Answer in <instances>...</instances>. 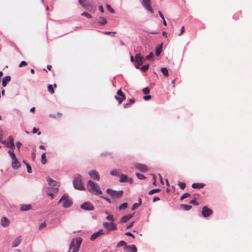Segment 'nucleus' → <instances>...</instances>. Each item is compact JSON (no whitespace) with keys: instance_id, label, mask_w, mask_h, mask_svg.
I'll list each match as a JSON object with an SVG mask.
<instances>
[{"instance_id":"33","label":"nucleus","mask_w":252,"mask_h":252,"mask_svg":"<svg viewBox=\"0 0 252 252\" xmlns=\"http://www.w3.org/2000/svg\"><path fill=\"white\" fill-rule=\"evenodd\" d=\"M41 162L43 164H45V163L46 162V157L45 153L42 154L41 155Z\"/></svg>"},{"instance_id":"19","label":"nucleus","mask_w":252,"mask_h":252,"mask_svg":"<svg viewBox=\"0 0 252 252\" xmlns=\"http://www.w3.org/2000/svg\"><path fill=\"white\" fill-rule=\"evenodd\" d=\"M103 234V232L102 230H99L98 232H96L94 233H93L91 237V240L92 241H94L95 239H96L98 237H99L100 235Z\"/></svg>"},{"instance_id":"49","label":"nucleus","mask_w":252,"mask_h":252,"mask_svg":"<svg viewBox=\"0 0 252 252\" xmlns=\"http://www.w3.org/2000/svg\"><path fill=\"white\" fill-rule=\"evenodd\" d=\"M27 63L25 61H23L21 62V63L19 65V66L20 67H21L27 65Z\"/></svg>"},{"instance_id":"4","label":"nucleus","mask_w":252,"mask_h":252,"mask_svg":"<svg viewBox=\"0 0 252 252\" xmlns=\"http://www.w3.org/2000/svg\"><path fill=\"white\" fill-rule=\"evenodd\" d=\"M8 154L12 158V167L14 169H18L21 166L20 163L18 161L15 154H14L13 150H9L8 151Z\"/></svg>"},{"instance_id":"41","label":"nucleus","mask_w":252,"mask_h":252,"mask_svg":"<svg viewBox=\"0 0 252 252\" xmlns=\"http://www.w3.org/2000/svg\"><path fill=\"white\" fill-rule=\"evenodd\" d=\"M106 219L108 220H109L110 221V222H114V218H113V215H108Z\"/></svg>"},{"instance_id":"36","label":"nucleus","mask_w":252,"mask_h":252,"mask_svg":"<svg viewBox=\"0 0 252 252\" xmlns=\"http://www.w3.org/2000/svg\"><path fill=\"white\" fill-rule=\"evenodd\" d=\"M178 185L181 189H184L186 187V184L184 182H178Z\"/></svg>"},{"instance_id":"6","label":"nucleus","mask_w":252,"mask_h":252,"mask_svg":"<svg viewBox=\"0 0 252 252\" xmlns=\"http://www.w3.org/2000/svg\"><path fill=\"white\" fill-rule=\"evenodd\" d=\"M107 193L111 195L112 197L115 198H120L123 194V190H120L118 191L113 190L111 189H108L106 190Z\"/></svg>"},{"instance_id":"63","label":"nucleus","mask_w":252,"mask_h":252,"mask_svg":"<svg viewBox=\"0 0 252 252\" xmlns=\"http://www.w3.org/2000/svg\"><path fill=\"white\" fill-rule=\"evenodd\" d=\"M32 160H34L35 158V154L34 153H32Z\"/></svg>"},{"instance_id":"28","label":"nucleus","mask_w":252,"mask_h":252,"mask_svg":"<svg viewBox=\"0 0 252 252\" xmlns=\"http://www.w3.org/2000/svg\"><path fill=\"white\" fill-rule=\"evenodd\" d=\"M181 207L184 210H189L191 209L192 206L187 204H181Z\"/></svg>"},{"instance_id":"29","label":"nucleus","mask_w":252,"mask_h":252,"mask_svg":"<svg viewBox=\"0 0 252 252\" xmlns=\"http://www.w3.org/2000/svg\"><path fill=\"white\" fill-rule=\"evenodd\" d=\"M135 102V99L131 98L129 100V102L124 105L125 108H128L130 106V105L131 104H133Z\"/></svg>"},{"instance_id":"61","label":"nucleus","mask_w":252,"mask_h":252,"mask_svg":"<svg viewBox=\"0 0 252 252\" xmlns=\"http://www.w3.org/2000/svg\"><path fill=\"white\" fill-rule=\"evenodd\" d=\"M158 14H159V16L161 17V18L162 19H164V16H163V14L161 13V12H160V11H158Z\"/></svg>"},{"instance_id":"35","label":"nucleus","mask_w":252,"mask_h":252,"mask_svg":"<svg viewBox=\"0 0 252 252\" xmlns=\"http://www.w3.org/2000/svg\"><path fill=\"white\" fill-rule=\"evenodd\" d=\"M127 207V204L126 203H122L119 207V209L120 210H124Z\"/></svg>"},{"instance_id":"5","label":"nucleus","mask_w":252,"mask_h":252,"mask_svg":"<svg viewBox=\"0 0 252 252\" xmlns=\"http://www.w3.org/2000/svg\"><path fill=\"white\" fill-rule=\"evenodd\" d=\"M62 203V206L64 208L70 207L72 204V202L68 199V197L65 194L62 196L59 201L58 204Z\"/></svg>"},{"instance_id":"55","label":"nucleus","mask_w":252,"mask_h":252,"mask_svg":"<svg viewBox=\"0 0 252 252\" xmlns=\"http://www.w3.org/2000/svg\"><path fill=\"white\" fill-rule=\"evenodd\" d=\"M151 96L150 95H145L144 96V99L145 100H149L150 99H151Z\"/></svg>"},{"instance_id":"42","label":"nucleus","mask_w":252,"mask_h":252,"mask_svg":"<svg viewBox=\"0 0 252 252\" xmlns=\"http://www.w3.org/2000/svg\"><path fill=\"white\" fill-rule=\"evenodd\" d=\"M106 8L107 10L111 13H114L115 12L114 9L111 7V6L109 4L106 5Z\"/></svg>"},{"instance_id":"27","label":"nucleus","mask_w":252,"mask_h":252,"mask_svg":"<svg viewBox=\"0 0 252 252\" xmlns=\"http://www.w3.org/2000/svg\"><path fill=\"white\" fill-rule=\"evenodd\" d=\"M98 23L100 25H104L105 24H106L107 21L105 18H104L102 17H100L99 18Z\"/></svg>"},{"instance_id":"45","label":"nucleus","mask_w":252,"mask_h":252,"mask_svg":"<svg viewBox=\"0 0 252 252\" xmlns=\"http://www.w3.org/2000/svg\"><path fill=\"white\" fill-rule=\"evenodd\" d=\"M142 91L144 94H148L150 92V89L148 87L144 88Z\"/></svg>"},{"instance_id":"57","label":"nucleus","mask_w":252,"mask_h":252,"mask_svg":"<svg viewBox=\"0 0 252 252\" xmlns=\"http://www.w3.org/2000/svg\"><path fill=\"white\" fill-rule=\"evenodd\" d=\"M98 9L101 13L104 12V9H103V6L102 5H100L99 6Z\"/></svg>"},{"instance_id":"23","label":"nucleus","mask_w":252,"mask_h":252,"mask_svg":"<svg viewBox=\"0 0 252 252\" xmlns=\"http://www.w3.org/2000/svg\"><path fill=\"white\" fill-rule=\"evenodd\" d=\"M32 206L30 204H25L23 205L20 207V210L21 211H26L32 209Z\"/></svg>"},{"instance_id":"37","label":"nucleus","mask_w":252,"mask_h":252,"mask_svg":"<svg viewBox=\"0 0 252 252\" xmlns=\"http://www.w3.org/2000/svg\"><path fill=\"white\" fill-rule=\"evenodd\" d=\"M160 190V189H151L150 191H149V194H153L156 192H159Z\"/></svg>"},{"instance_id":"53","label":"nucleus","mask_w":252,"mask_h":252,"mask_svg":"<svg viewBox=\"0 0 252 252\" xmlns=\"http://www.w3.org/2000/svg\"><path fill=\"white\" fill-rule=\"evenodd\" d=\"M16 145L17 148H18V150L19 151V149L22 145V144L20 142H17L16 143Z\"/></svg>"},{"instance_id":"43","label":"nucleus","mask_w":252,"mask_h":252,"mask_svg":"<svg viewBox=\"0 0 252 252\" xmlns=\"http://www.w3.org/2000/svg\"><path fill=\"white\" fill-rule=\"evenodd\" d=\"M26 165L27 166L28 172L31 173L32 172V169L31 166L27 163H26Z\"/></svg>"},{"instance_id":"47","label":"nucleus","mask_w":252,"mask_h":252,"mask_svg":"<svg viewBox=\"0 0 252 252\" xmlns=\"http://www.w3.org/2000/svg\"><path fill=\"white\" fill-rule=\"evenodd\" d=\"M81 15L84 16L88 18H92V16L91 15V14H89L87 12H83V13L81 14Z\"/></svg>"},{"instance_id":"51","label":"nucleus","mask_w":252,"mask_h":252,"mask_svg":"<svg viewBox=\"0 0 252 252\" xmlns=\"http://www.w3.org/2000/svg\"><path fill=\"white\" fill-rule=\"evenodd\" d=\"M38 131H39V129H37V128H35V127H34V128H33V130H32V132H33V133H36V132H38V135H40L41 132H38Z\"/></svg>"},{"instance_id":"38","label":"nucleus","mask_w":252,"mask_h":252,"mask_svg":"<svg viewBox=\"0 0 252 252\" xmlns=\"http://www.w3.org/2000/svg\"><path fill=\"white\" fill-rule=\"evenodd\" d=\"M125 246H127L126 243L124 241H121L119 243L117 244V247H122Z\"/></svg>"},{"instance_id":"30","label":"nucleus","mask_w":252,"mask_h":252,"mask_svg":"<svg viewBox=\"0 0 252 252\" xmlns=\"http://www.w3.org/2000/svg\"><path fill=\"white\" fill-rule=\"evenodd\" d=\"M161 72L165 76L167 77L169 75L168 69L166 67H162L161 68Z\"/></svg>"},{"instance_id":"26","label":"nucleus","mask_w":252,"mask_h":252,"mask_svg":"<svg viewBox=\"0 0 252 252\" xmlns=\"http://www.w3.org/2000/svg\"><path fill=\"white\" fill-rule=\"evenodd\" d=\"M47 181L48 182L49 185L50 186H53V187H56L57 186V183L56 181H55L53 180H52L51 178H48L47 179Z\"/></svg>"},{"instance_id":"54","label":"nucleus","mask_w":252,"mask_h":252,"mask_svg":"<svg viewBox=\"0 0 252 252\" xmlns=\"http://www.w3.org/2000/svg\"><path fill=\"white\" fill-rule=\"evenodd\" d=\"M184 31H185V28L184 26H182L181 28L180 33L178 34V35L180 36L182 33H183Z\"/></svg>"},{"instance_id":"52","label":"nucleus","mask_w":252,"mask_h":252,"mask_svg":"<svg viewBox=\"0 0 252 252\" xmlns=\"http://www.w3.org/2000/svg\"><path fill=\"white\" fill-rule=\"evenodd\" d=\"M190 203L194 205H198L199 203L195 199H192L190 201Z\"/></svg>"},{"instance_id":"25","label":"nucleus","mask_w":252,"mask_h":252,"mask_svg":"<svg viewBox=\"0 0 252 252\" xmlns=\"http://www.w3.org/2000/svg\"><path fill=\"white\" fill-rule=\"evenodd\" d=\"M128 181V177L126 175L121 174L120 177V182L121 183L126 182Z\"/></svg>"},{"instance_id":"18","label":"nucleus","mask_w":252,"mask_h":252,"mask_svg":"<svg viewBox=\"0 0 252 252\" xmlns=\"http://www.w3.org/2000/svg\"><path fill=\"white\" fill-rule=\"evenodd\" d=\"M6 147L8 148H11L13 149L15 148V145L14 143V140L11 136L9 137V141H7Z\"/></svg>"},{"instance_id":"46","label":"nucleus","mask_w":252,"mask_h":252,"mask_svg":"<svg viewBox=\"0 0 252 252\" xmlns=\"http://www.w3.org/2000/svg\"><path fill=\"white\" fill-rule=\"evenodd\" d=\"M136 175L139 179L141 180L145 179V177L143 174H141L140 173H136Z\"/></svg>"},{"instance_id":"24","label":"nucleus","mask_w":252,"mask_h":252,"mask_svg":"<svg viewBox=\"0 0 252 252\" xmlns=\"http://www.w3.org/2000/svg\"><path fill=\"white\" fill-rule=\"evenodd\" d=\"M205 186V184L203 183H193L191 185V187L193 189H201L203 188Z\"/></svg>"},{"instance_id":"2","label":"nucleus","mask_w":252,"mask_h":252,"mask_svg":"<svg viewBox=\"0 0 252 252\" xmlns=\"http://www.w3.org/2000/svg\"><path fill=\"white\" fill-rule=\"evenodd\" d=\"M81 242L82 239L80 237L73 239L69 245L68 252H78Z\"/></svg>"},{"instance_id":"10","label":"nucleus","mask_w":252,"mask_h":252,"mask_svg":"<svg viewBox=\"0 0 252 252\" xmlns=\"http://www.w3.org/2000/svg\"><path fill=\"white\" fill-rule=\"evenodd\" d=\"M142 4L144 7L149 11L150 13H153L154 11L151 7V0H143Z\"/></svg>"},{"instance_id":"56","label":"nucleus","mask_w":252,"mask_h":252,"mask_svg":"<svg viewBox=\"0 0 252 252\" xmlns=\"http://www.w3.org/2000/svg\"><path fill=\"white\" fill-rule=\"evenodd\" d=\"M104 34H110L111 33H113V34H115L116 33V32H103Z\"/></svg>"},{"instance_id":"15","label":"nucleus","mask_w":252,"mask_h":252,"mask_svg":"<svg viewBox=\"0 0 252 252\" xmlns=\"http://www.w3.org/2000/svg\"><path fill=\"white\" fill-rule=\"evenodd\" d=\"M135 167L139 170H140L141 172H145L147 171H148V167L143 164L141 163H136L135 165Z\"/></svg>"},{"instance_id":"40","label":"nucleus","mask_w":252,"mask_h":252,"mask_svg":"<svg viewBox=\"0 0 252 252\" xmlns=\"http://www.w3.org/2000/svg\"><path fill=\"white\" fill-rule=\"evenodd\" d=\"M110 174L113 176H118L119 175V171L116 169H114L110 172Z\"/></svg>"},{"instance_id":"13","label":"nucleus","mask_w":252,"mask_h":252,"mask_svg":"<svg viewBox=\"0 0 252 252\" xmlns=\"http://www.w3.org/2000/svg\"><path fill=\"white\" fill-rule=\"evenodd\" d=\"M81 208L85 210L91 211L94 209V207L91 203L86 202L81 205Z\"/></svg>"},{"instance_id":"59","label":"nucleus","mask_w":252,"mask_h":252,"mask_svg":"<svg viewBox=\"0 0 252 252\" xmlns=\"http://www.w3.org/2000/svg\"><path fill=\"white\" fill-rule=\"evenodd\" d=\"M126 235L127 236H131L133 238L134 237V236L133 235V234L129 232H127L126 233Z\"/></svg>"},{"instance_id":"31","label":"nucleus","mask_w":252,"mask_h":252,"mask_svg":"<svg viewBox=\"0 0 252 252\" xmlns=\"http://www.w3.org/2000/svg\"><path fill=\"white\" fill-rule=\"evenodd\" d=\"M139 203H135L133 204V205L132 206V208H131V209L132 210H135V209L138 208L139 205H140L141 204V200L140 198L139 199Z\"/></svg>"},{"instance_id":"39","label":"nucleus","mask_w":252,"mask_h":252,"mask_svg":"<svg viewBox=\"0 0 252 252\" xmlns=\"http://www.w3.org/2000/svg\"><path fill=\"white\" fill-rule=\"evenodd\" d=\"M148 68H149V64H145L144 65H143L141 67V70L142 71L145 72V71H146L148 69Z\"/></svg>"},{"instance_id":"7","label":"nucleus","mask_w":252,"mask_h":252,"mask_svg":"<svg viewBox=\"0 0 252 252\" xmlns=\"http://www.w3.org/2000/svg\"><path fill=\"white\" fill-rule=\"evenodd\" d=\"M144 61V58L140 54H136L135 56V67L139 68Z\"/></svg>"},{"instance_id":"62","label":"nucleus","mask_w":252,"mask_h":252,"mask_svg":"<svg viewBox=\"0 0 252 252\" xmlns=\"http://www.w3.org/2000/svg\"><path fill=\"white\" fill-rule=\"evenodd\" d=\"M47 194H48V195H49V196H51V198H52V199L53 198V195H54V194H53V193L50 192H47Z\"/></svg>"},{"instance_id":"11","label":"nucleus","mask_w":252,"mask_h":252,"mask_svg":"<svg viewBox=\"0 0 252 252\" xmlns=\"http://www.w3.org/2000/svg\"><path fill=\"white\" fill-rule=\"evenodd\" d=\"M202 215L204 218L209 217L213 214V211L207 206H204L202 210Z\"/></svg>"},{"instance_id":"44","label":"nucleus","mask_w":252,"mask_h":252,"mask_svg":"<svg viewBox=\"0 0 252 252\" xmlns=\"http://www.w3.org/2000/svg\"><path fill=\"white\" fill-rule=\"evenodd\" d=\"M190 196V194L189 193H184L181 197V200H183L186 198L189 197Z\"/></svg>"},{"instance_id":"9","label":"nucleus","mask_w":252,"mask_h":252,"mask_svg":"<svg viewBox=\"0 0 252 252\" xmlns=\"http://www.w3.org/2000/svg\"><path fill=\"white\" fill-rule=\"evenodd\" d=\"M79 3L87 10H90L93 8V5L91 2L86 0H78Z\"/></svg>"},{"instance_id":"21","label":"nucleus","mask_w":252,"mask_h":252,"mask_svg":"<svg viewBox=\"0 0 252 252\" xmlns=\"http://www.w3.org/2000/svg\"><path fill=\"white\" fill-rule=\"evenodd\" d=\"M133 217V214H128L123 216L120 220L121 222H126Z\"/></svg>"},{"instance_id":"22","label":"nucleus","mask_w":252,"mask_h":252,"mask_svg":"<svg viewBox=\"0 0 252 252\" xmlns=\"http://www.w3.org/2000/svg\"><path fill=\"white\" fill-rule=\"evenodd\" d=\"M11 77L9 76H6L2 78V87H5L7 84L10 81Z\"/></svg>"},{"instance_id":"14","label":"nucleus","mask_w":252,"mask_h":252,"mask_svg":"<svg viewBox=\"0 0 252 252\" xmlns=\"http://www.w3.org/2000/svg\"><path fill=\"white\" fill-rule=\"evenodd\" d=\"M124 249L126 252H137V248L134 245L125 246Z\"/></svg>"},{"instance_id":"17","label":"nucleus","mask_w":252,"mask_h":252,"mask_svg":"<svg viewBox=\"0 0 252 252\" xmlns=\"http://www.w3.org/2000/svg\"><path fill=\"white\" fill-rule=\"evenodd\" d=\"M90 176L94 180L99 181V176L97 171L92 170L89 172Z\"/></svg>"},{"instance_id":"20","label":"nucleus","mask_w":252,"mask_h":252,"mask_svg":"<svg viewBox=\"0 0 252 252\" xmlns=\"http://www.w3.org/2000/svg\"><path fill=\"white\" fill-rule=\"evenodd\" d=\"M22 238L21 236L17 237L15 240H14L12 242V247H16L18 246L21 242Z\"/></svg>"},{"instance_id":"32","label":"nucleus","mask_w":252,"mask_h":252,"mask_svg":"<svg viewBox=\"0 0 252 252\" xmlns=\"http://www.w3.org/2000/svg\"><path fill=\"white\" fill-rule=\"evenodd\" d=\"M162 51V45H161L160 46L157 47L156 51V55L157 56H158L159 54L161 53Z\"/></svg>"},{"instance_id":"48","label":"nucleus","mask_w":252,"mask_h":252,"mask_svg":"<svg viewBox=\"0 0 252 252\" xmlns=\"http://www.w3.org/2000/svg\"><path fill=\"white\" fill-rule=\"evenodd\" d=\"M46 226V222L44 221L43 222H42L39 226V229H42L44 228H45V227Z\"/></svg>"},{"instance_id":"1","label":"nucleus","mask_w":252,"mask_h":252,"mask_svg":"<svg viewBox=\"0 0 252 252\" xmlns=\"http://www.w3.org/2000/svg\"><path fill=\"white\" fill-rule=\"evenodd\" d=\"M87 188L89 191L92 193L94 194H101L102 193L99 186L91 180L88 181Z\"/></svg>"},{"instance_id":"60","label":"nucleus","mask_w":252,"mask_h":252,"mask_svg":"<svg viewBox=\"0 0 252 252\" xmlns=\"http://www.w3.org/2000/svg\"><path fill=\"white\" fill-rule=\"evenodd\" d=\"M159 198L158 197H154L153 198V201L156 202L157 201L159 200Z\"/></svg>"},{"instance_id":"3","label":"nucleus","mask_w":252,"mask_h":252,"mask_svg":"<svg viewBox=\"0 0 252 252\" xmlns=\"http://www.w3.org/2000/svg\"><path fill=\"white\" fill-rule=\"evenodd\" d=\"M74 187L79 190H84L85 187L83 185L82 177L78 175L73 180Z\"/></svg>"},{"instance_id":"58","label":"nucleus","mask_w":252,"mask_h":252,"mask_svg":"<svg viewBox=\"0 0 252 252\" xmlns=\"http://www.w3.org/2000/svg\"><path fill=\"white\" fill-rule=\"evenodd\" d=\"M133 223H134V221H132L131 222L129 225H128L127 226H126V228L127 229H129L130 228V227H131L133 225Z\"/></svg>"},{"instance_id":"8","label":"nucleus","mask_w":252,"mask_h":252,"mask_svg":"<svg viewBox=\"0 0 252 252\" xmlns=\"http://www.w3.org/2000/svg\"><path fill=\"white\" fill-rule=\"evenodd\" d=\"M103 226L105 229L110 231L116 230L117 228L116 224L114 222H104L103 223Z\"/></svg>"},{"instance_id":"64","label":"nucleus","mask_w":252,"mask_h":252,"mask_svg":"<svg viewBox=\"0 0 252 252\" xmlns=\"http://www.w3.org/2000/svg\"><path fill=\"white\" fill-rule=\"evenodd\" d=\"M47 69L49 70H50L52 68V65H49V64H48L47 65Z\"/></svg>"},{"instance_id":"12","label":"nucleus","mask_w":252,"mask_h":252,"mask_svg":"<svg viewBox=\"0 0 252 252\" xmlns=\"http://www.w3.org/2000/svg\"><path fill=\"white\" fill-rule=\"evenodd\" d=\"M117 94L118 96H115V98L118 101L119 103L121 104L122 103L123 101L126 99V97L122 92L121 89L117 91Z\"/></svg>"},{"instance_id":"50","label":"nucleus","mask_w":252,"mask_h":252,"mask_svg":"<svg viewBox=\"0 0 252 252\" xmlns=\"http://www.w3.org/2000/svg\"><path fill=\"white\" fill-rule=\"evenodd\" d=\"M153 57V54L152 52H151L149 55H148L146 57V59L147 60H151V59H152Z\"/></svg>"},{"instance_id":"34","label":"nucleus","mask_w":252,"mask_h":252,"mask_svg":"<svg viewBox=\"0 0 252 252\" xmlns=\"http://www.w3.org/2000/svg\"><path fill=\"white\" fill-rule=\"evenodd\" d=\"M48 91L51 94H53L54 93V90L53 88V86L52 85H49L47 87Z\"/></svg>"},{"instance_id":"16","label":"nucleus","mask_w":252,"mask_h":252,"mask_svg":"<svg viewBox=\"0 0 252 252\" xmlns=\"http://www.w3.org/2000/svg\"><path fill=\"white\" fill-rule=\"evenodd\" d=\"M0 224L4 227H8L10 224V220L7 218L2 217L0 220Z\"/></svg>"}]
</instances>
